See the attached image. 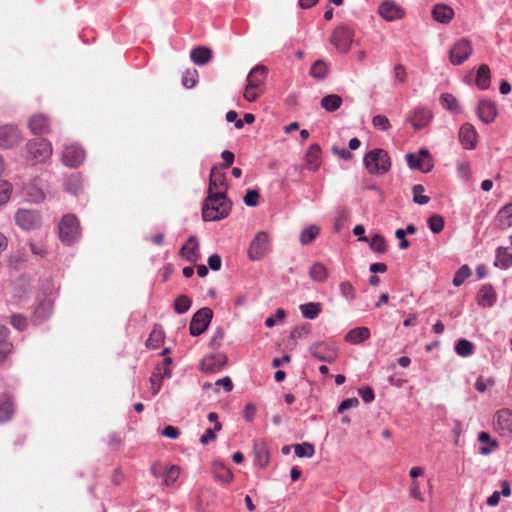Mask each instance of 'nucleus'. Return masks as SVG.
Here are the masks:
<instances>
[{"instance_id":"f257e3e1","label":"nucleus","mask_w":512,"mask_h":512,"mask_svg":"<svg viewBox=\"0 0 512 512\" xmlns=\"http://www.w3.org/2000/svg\"><path fill=\"white\" fill-rule=\"evenodd\" d=\"M231 211V202L227 199L224 191H216L215 194H208L202 207L204 221H218L226 218Z\"/></svg>"},{"instance_id":"f03ea898","label":"nucleus","mask_w":512,"mask_h":512,"mask_svg":"<svg viewBox=\"0 0 512 512\" xmlns=\"http://www.w3.org/2000/svg\"><path fill=\"white\" fill-rule=\"evenodd\" d=\"M267 75L268 68L265 65H256L249 72L243 95L247 101L254 102L264 93Z\"/></svg>"},{"instance_id":"7ed1b4c3","label":"nucleus","mask_w":512,"mask_h":512,"mask_svg":"<svg viewBox=\"0 0 512 512\" xmlns=\"http://www.w3.org/2000/svg\"><path fill=\"white\" fill-rule=\"evenodd\" d=\"M365 168L370 174H385L391 168V161L388 153L380 148L367 152L363 159Z\"/></svg>"},{"instance_id":"20e7f679","label":"nucleus","mask_w":512,"mask_h":512,"mask_svg":"<svg viewBox=\"0 0 512 512\" xmlns=\"http://www.w3.org/2000/svg\"><path fill=\"white\" fill-rule=\"evenodd\" d=\"M80 235L79 221L73 214H66L59 223V237L63 243L71 244Z\"/></svg>"},{"instance_id":"39448f33","label":"nucleus","mask_w":512,"mask_h":512,"mask_svg":"<svg viewBox=\"0 0 512 512\" xmlns=\"http://www.w3.org/2000/svg\"><path fill=\"white\" fill-rule=\"evenodd\" d=\"M29 158L37 163L48 160L52 155V144L46 139L31 140L26 145Z\"/></svg>"},{"instance_id":"423d86ee","label":"nucleus","mask_w":512,"mask_h":512,"mask_svg":"<svg viewBox=\"0 0 512 512\" xmlns=\"http://www.w3.org/2000/svg\"><path fill=\"white\" fill-rule=\"evenodd\" d=\"M269 236L266 232H258L251 241L248 248V258L251 261L261 260L269 251Z\"/></svg>"},{"instance_id":"0eeeda50","label":"nucleus","mask_w":512,"mask_h":512,"mask_svg":"<svg viewBox=\"0 0 512 512\" xmlns=\"http://www.w3.org/2000/svg\"><path fill=\"white\" fill-rule=\"evenodd\" d=\"M15 222L22 230L30 231L38 229L42 219L38 211L19 209L15 214Z\"/></svg>"},{"instance_id":"6e6552de","label":"nucleus","mask_w":512,"mask_h":512,"mask_svg":"<svg viewBox=\"0 0 512 512\" xmlns=\"http://www.w3.org/2000/svg\"><path fill=\"white\" fill-rule=\"evenodd\" d=\"M213 317L212 309L201 308L192 317L189 331L192 336H199L206 331Z\"/></svg>"},{"instance_id":"1a4fd4ad","label":"nucleus","mask_w":512,"mask_h":512,"mask_svg":"<svg viewBox=\"0 0 512 512\" xmlns=\"http://www.w3.org/2000/svg\"><path fill=\"white\" fill-rule=\"evenodd\" d=\"M354 33L347 26H339L334 29L330 42L341 53H347L350 50Z\"/></svg>"},{"instance_id":"9d476101","label":"nucleus","mask_w":512,"mask_h":512,"mask_svg":"<svg viewBox=\"0 0 512 512\" xmlns=\"http://www.w3.org/2000/svg\"><path fill=\"white\" fill-rule=\"evenodd\" d=\"M473 46L470 40L461 39L457 41L449 51V59L453 65H461L472 54Z\"/></svg>"},{"instance_id":"9b49d317","label":"nucleus","mask_w":512,"mask_h":512,"mask_svg":"<svg viewBox=\"0 0 512 512\" xmlns=\"http://www.w3.org/2000/svg\"><path fill=\"white\" fill-rule=\"evenodd\" d=\"M86 154L84 149L78 144H70L64 147L62 152L63 163L71 168L80 166L85 160Z\"/></svg>"},{"instance_id":"f8f14e48","label":"nucleus","mask_w":512,"mask_h":512,"mask_svg":"<svg viewBox=\"0 0 512 512\" xmlns=\"http://www.w3.org/2000/svg\"><path fill=\"white\" fill-rule=\"evenodd\" d=\"M310 353L317 360L328 363L334 362L338 356L337 348L325 342H318L311 345Z\"/></svg>"},{"instance_id":"ddd939ff","label":"nucleus","mask_w":512,"mask_h":512,"mask_svg":"<svg viewBox=\"0 0 512 512\" xmlns=\"http://www.w3.org/2000/svg\"><path fill=\"white\" fill-rule=\"evenodd\" d=\"M405 158L411 169L429 172L433 167L429 152L426 149H421L418 154L408 153Z\"/></svg>"},{"instance_id":"4468645a","label":"nucleus","mask_w":512,"mask_h":512,"mask_svg":"<svg viewBox=\"0 0 512 512\" xmlns=\"http://www.w3.org/2000/svg\"><path fill=\"white\" fill-rule=\"evenodd\" d=\"M493 426L501 436L512 434V411L504 408L496 412L493 420Z\"/></svg>"},{"instance_id":"2eb2a0df","label":"nucleus","mask_w":512,"mask_h":512,"mask_svg":"<svg viewBox=\"0 0 512 512\" xmlns=\"http://www.w3.org/2000/svg\"><path fill=\"white\" fill-rule=\"evenodd\" d=\"M22 140L21 133L16 126H0V147L4 149L18 145Z\"/></svg>"},{"instance_id":"dca6fc26","label":"nucleus","mask_w":512,"mask_h":512,"mask_svg":"<svg viewBox=\"0 0 512 512\" xmlns=\"http://www.w3.org/2000/svg\"><path fill=\"white\" fill-rule=\"evenodd\" d=\"M47 188V183L36 177L34 178L29 184L25 187V196L27 199L34 203H40L42 202L45 197V190Z\"/></svg>"},{"instance_id":"f3484780","label":"nucleus","mask_w":512,"mask_h":512,"mask_svg":"<svg viewBox=\"0 0 512 512\" xmlns=\"http://www.w3.org/2000/svg\"><path fill=\"white\" fill-rule=\"evenodd\" d=\"M170 363H171V359L165 358L162 365L155 367L154 371L152 372V375L150 377V384H151V392L153 395H156L160 391L161 385H162V379L164 377H170V375H171V370L169 367Z\"/></svg>"},{"instance_id":"a211bd4d","label":"nucleus","mask_w":512,"mask_h":512,"mask_svg":"<svg viewBox=\"0 0 512 512\" xmlns=\"http://www.w3.org/2000/svg\"><path fill=\"white\" fill-rule=\"evenodd\" d=\"M433 118L431 110L428 108L418 107L415 108L412 114L408 118V122L411 123L415 130H420L429 125Z\"/></svg>"},{"instance_id":"6ab92c4d","label":"nucleus","mask_w":512,"mask_h":512,"mask_svg":"<svg viewBox=\"0 0 512 512\" xmlns=\"http://www.w3.org/2000/svg\"><path fill=\"white\" fill-rule=\"evenodd\" d=\"M380 16L386 21H395L404 16L403 9L393 1H384L378 8Z\"/></svg>"},{"instance_id":"aec40b11","label":"nucleus","mask_w":512,"mask_h":512,"mask_svg":"<svg viewBox=\"0 0 512 512\" xmlns=\"http://www.w3.org/2000/svg\"><path fill=\"white\" fill-rule=\"evenodd\" d=\"M179 255L191 263H195L200 259L199 242L195 236L189 237L179 250Z\"/></svg>"},{"instance_id":"412c9836","label":"nucleus","mask_w":512,"mask_h":512,"mask_svg":"<svg viewBox=\"0 0 512 512\" xmlns=\"http://www.w3.org/2000/svg\"><path fill=\"white\" fill-rule=\"evenodd\" d=\"M459 140L465 149H474L477 143V131L470 123H465L459 130Z\"/></svg>"},{"instance_id":"4be33fe9","label":"nucleus","mask_w":512,"mask_h":512,"mask_svg":"<svg viewBox=\"0 0 512 512\" xmlns=\"http://www.w3.org/2000/svg\"><path fill=\"white\" fill-rule=\"evenodd\" d=\"M228 185L225 173L213 167L210 172L208 194H215L216 191H224L226 194Z\"/></svg>"},{"instance_id":"5701e85b","label":"nucleus","mask_w":512,"mask_h":512,"mask_svg":"<svg viewBox=\"0 0 512 512\" xmlns=\"http://www.w3.org/2000/svg\"><path fill=\"white\" fill-rule=\"evenodd\" d=\"M477 114L482 122L492 123L497 116L495 103L489 100H481L477 107Z\"/></svg>"},{"instance_id":"b1692460","label":"nucleus","mask_w":512,"mask_h":512,"mask_svg":"<svg viewBox=\"0 0 512 512\" xmlns=\"http://www.w3.org/2000/svg\"><path fill=\"white\" fill-rule=\"evenodd\" d=\"M29 128L35 135L49 133L50 120L44 114H35L29 120Z\"/></svg>"},{"instance_id":"393cba45","label":"nucleus","mask_w":512,"mask_h":512,"mask_svg":"<svg viewBox=\"0 0 512 512\" xmlns=\"http://www.w3.org/2000/svg\"><path fill=\"white\" fill-rule=\"evenodd\" d=\"M306 167L316 171L321 165V148L317 143L311 144L305 154Z\"/></svg>"},{"instance_id":"a878e982","label":"nucleus","mask_w":512,"mask_h":512,"mask_svg":"<svg viewBox=\"0 0 512 512\" xmlns=\"http://www.w3.org/2000/svg\"><path fill=\"white\" fill-rule=\"evenodd\" d=\"M226 360L224 354L218 353L203 359L201 368L205 372H214L220 370L225 365Z\"/></svg>"},{"instance_id":"bb28decb","label":"nucleus","mask_w":512,"mask_h":512,"mask_svg":"<svg viewBox=\"0 0 512 512\" xmlns=\"http://www.w3.org/2000/svg\"><path fill=\"white\" fill-rule=\"evenodd\" d=\"M212 474L216 481L223 484H229L233 481V473L226 465L221 462H214L212 465Z\"/></svg>"},{"instance_id":"cd10ccee","label":"nucleus","mask_w":512,"mask_h":512,"mask_svg":"<svg viewBox=\"0 0 512 512\" xmlns=\"http://www.w3.org/2000/svg\"><path fill=\"white\" fill-rule=\"evenodd\" d=\"M433 18L440 23L447 24L454 17L453 9L445 4H437L432 10Z\"/></svg>"},{"instance_id":"c85d7f7f","label":"nucleus","mask_w":512,"mask_h":512,"mask_svg":"<svg viewBox=\"0 0 512 512\" xmlns=\"http://www.w3.org/2000/svg\"><path fill=\"white\" fill-rule=\"evenodd\" d=\"M14 414V405L9 394L0 395V422L9 421Z\"/></svg>"},{"instance_id":"c756f323","label":"nucleus","mask_w":512,"mask_h":512,"mask_svg":"<svg viewBox=\"0 0 512 512\" xmlns=\"http://www.w3.org/2000/svg\"><path fill=\"white\" fill-rule=\"evenodd\" d=\"M191 60L197 65H205L212 58V51L204 46L194 48L190 53Z\"/></svg>"},{"instance_id":"7c9ffc66","label":"nucleus","mask_w":512,"mask_h":512,"mask_svg":"<svg viewBox=\"0 0 512 512\" xmlns=\"http://www.w3.org/2000/svg\"><path fill=\"white\" fill-rule=\"evenodd\" d=\"M496 301V292L491 285H484L479 291L478 303L483 307H491Z\"/></svg>"},{"instance_id":"2f4dec72","label":"nucleus","mask_w":512,"mask_h":512,"mask_svg":"<svg viewBox=\"0 0 512 512\" xmlns=\"http://www.w3.org/2000/svg\"><path fill=\"white\" fill-rule=\"evenodd\" d=\"M370 337V330L367 327H357L352 330H350L346 336L345 339L347 342L351 344H359L364 342L365 340L369 339Z\"/></svg>"},{"instance_id":"473e14b6","label":"nucleus","mask_w":512,"mask_h":512,"mask_svg":"<svg viewBox=\"0 0 512 512\" xmlns=\"http://www.w3.org/2000/svg\"><path fill=\"white\" fill-rule=\"evenodd\" d=\"M253 451L255 456V463L261 468L266 467L269 462V452L265 443L255 442Z\"/></svg>"},{"instance_id":"72a5a7b5","label":"nucleus","mask_w":512,"mask_h":512,"mask_svg":"<svg viewBox=\"0 0 512 512\" xmlns=\"http://www.w3.org/2000/svg\"><path fill=\"white\" fill-rule=\"evenodd\" d=\"M496 222L500 229H506L512 226V203L502 207L496 216Z\"/></svg>"},{"instance_id":"f704fd0d","label":"nucleus","mask_w":512,"mask_h":512,"mask_svg":"<svg viewBox=\"0 0 512 512\" xmlns=\"http://www.w3.org/2000/svg\"><path fill=\"white\" fill-rule=\"evenodd\" d=\"M494 265L501 269H507L512 266V253H508L507 248L498 247L496 249Z\"/></svg>"},{"instance_id":"c9c22d12","label":"nucleus","mask_w":512,"mask_h":512,"mask_svg":"<svg viewBox=\"0 0 512 512\" xmlns=\"http://www.w3.org/2000/svg\"><path fill=\"white\" fill-rule=\"evenodd\" d=\"M476 85L481 90L488 89L490 86V69L488 65L482 64L479 66L476 75Z\"/></svg>"},{"instance_id":"e433bc0d","label":"nucleus","mask_w":512,"mask_h":512,"mask_svg":"<svg viewBox=\"0 0 512 512\" xmlns=\"http://www.w3.org/2000/svg\"><path fill=\"white\" fill-rule=\"evenodd\" d=\"M342 105V98L336 94H330L322 98L321 107L327 112H334Z\"/></svg>"},{"instance_id":"4c0bfd02","label":"nucleus","mask_w":512,"mask_h":512,"mask_svg":"<svg viewBox=\"0 0 512 512\" xmlns=\"http://www.w3.org/2000/svg\"><path fill=\"white\" fill-rule=\"evenodd\" d=\"M309 276L316 282L323 283L328 278V270L322 263H315L309 270Z\"/></svg>"},{"instance_id":"58836bf2","label":"nucleus","mask_w":512,"mask_h":512,"mask_svg":"<svg viewBox=\"0 0 512 512\" xmlns=\"http://www.w3.org/2000/svg\"><path fill=\"white\" fill-rule=\"evenodd\" d=\"M329 73V65L323 60L315 61L310 68V75L315 79H324Z\"/></svg>"},{"instance_id":"ea45409f","label":"nucleus","mask_w":512,"mask_h":512,"mask_svg":"<svg viewBox=\"0 0 512 512\" xmlns=\"http://www.w3.org/2000/svg\"><path fill=\"white\" fill-rule=\"evenodd\" d=\"M164 339V332L161 327L154 326L148 339L146 340V346L149 348H158Z\"/></svg>"},{"instance_id":"a19ab883","label":"nucleus","mask_w":512,"mask_h":512,"mask_svg":"<svg viewBox=\"0 0 512 512\" xmlns=\"http://www.w3.org/2000/svg\"><path fill=\"white\" fill-rule=\"evenodd\" d=\"M300 311L305 318L315 319L321 312V304L314 302L302 304L300 305Z\"/></svg>"},{"instance_id":"79ce46f5","label":"nucleus","mask_w":512,"mask_h":512,"mask_svg":"<svg viewBox=\"0 0 512 512\" xmlns=\"http://www.w3.org/2000/svg\"><path fill=\"white\" fill-rule=\"evenodd\" d=\"M441 105L452 113H460V107L457 99L449 93H443L440 96Z\"/></svg>"},{"instance_id":"37998d69","label":"nucleus","mask_w":512,"mask_h":512,"mask_svg":"<svg viewBox=\"0 0 512 512\" xmlns=\"http://www.w3.org/2000/svg\"><path fill=\"white\" fill-rule=\"evenodd\" d=\"M295 455L299 458H312L315 454L314 446L309 442L293 445Z\"/></svg>"},{"instance_id":"c03bdc74","label":"nucleus","mask_w":512,"mask_h":512,"mask_svg":"<svg viewBox=\"0 0 512 512\" xmlns=\"http://www.w3.org/2000/svg\"><path fill=\"white\" fill-rule=\"evenodd\" d=\"M319 234V228L315 225L306 227L300 234V242L302 245L311 244Z\"/></svg>"},{"instance_id":"a18cd8bd","label":"nucleus","mask_w":512,"mask_h":512,"mask_svg":"<svg viewBox=\"0 0 512 512\" xmlns=\"http://www.w3.org/2000/svg\"><path fill=\"white\" fill-rule=\"evenodd\" d=\"M192 301L186 295L178 296L174 301V309L177 313H186L191 307Z\"/></svg>"},{"instance_id":"49530a36","label":"nucleus","mask_w":512,"mask_h":512,"mask_svg":"<svg viewBox=\"0 0 512 512\" xmlns=\"http://www.w3.org/2000/svg\"><path fill=\"white\" fill-rule=\"evenodd\" d=\"M473 344L466 340L460 339L455 345V351L459 356L467 357L473 353Z\"/></svg>"},{"instance_id":"de8ad7c7","label":"nucleus","mask_w":512,"mask_h":512,"mask_svg":"<svg viewBox=\"0 0 512 512\" xmlns=\"http://www.w3.org/2000/svg\"><path fill=\"white\" fill-rule=\"evenodd\" d=\"M180 474V468L176 465L170 466L168 469L165 470L164 476H163V483L166 486H170L173 483L176 482Z\"/></svg>"},{"instance_id":"09e8293b","label":"nucleus","mask_w":512,"mask_h":512,"mask_svg":"<svg viewBox=\"0 0 512 512\" xmlns=\"http://www.w3.org/2000/svg\"><path fill=\"white\" fill-rule=\"evenodd\" d=\"M413 192V201L420 205H425L429 202L430 198L426 195H423L425 192V188L421 184H416L412 188Z\"/></svg>"},{"instance_id":"8fccbe9b","label":"nucleus","mask_w":512,"mask_h":512,"mask_svg":"<svg viewBox=\"0 0 512 512\" xmlns=\"http://www.w3.org/2000/svg\"><path fill=\"white\" fill-rule=\"evenodd\" d=\"M370 248L379 253H384L387 250V244L384 237L380 234H375L370 242Z\"/></svg>"},{"instance_id":"3c124183","label":"nucleus","mask_w":512,"mask_h":512,"mask_svg":"<svg viewBox=\"0 0 512 512\" xmlns=\"http://www.w3.org/2000/svg\"><path fill=\"white\" fill-rule=\"evenodd\" d=\"M428 226L433 233L438 234L444 228V218L438 214L432 215L428 219Z\"/></svg>"},{"instance_id":"603ef678","label":"nucleus","mask_w":512,"mask_h":512,"mask_svg":"<svg viewBox=\"0 0 512 512\" xmlns=\"http://www.w3.org/2000/svg\"><path fill=\"white\" fill-rule=\"evenodd\" d=\"M471 275V270L470 268L468 267V265H463L462 267H460L458 269V271L455 273V276H454V279H453V284L455 286H460L462 285L465 280Z\"/></svg>"},{"instance_id":"864d4df0","label":"nucleus","mask_w":512,"mask_h":512,"mask_svg":"<svg viewBox=\"0 0 512 512\" xmlns=\"http://www.w3.org/2000/svg\"><path fill=\"white\" fill-rule=\"evenodd\" d=\"M341 295L348 299L353 300L356 297V291L349 281H342L339 285Z\"/></svg>"},{"instance_id":"5fc2aeb1","label":"nucleus","mask_w":512,"mask_h":512,"mask_svg":"<svg viewBox=\"0 0 512 512\" xmlns=\"http://www.w3.org/2000/svg\"><path fill=\"white\" fill-rule=\"evenodd\" d=\"M478 440L482 443L491 442V447L483 446L480 448V453L482 455H488L489 453H491V448L497 446V443L495 441H491V437L487 432H480L478 435Z\"/></svg>"},{"instance_id":"6e6d98bb","label":"nucleus","mask_w":512,"mask_h":512,"mask_svg":"<svg viewBox=\"0 0 512 512\" xmlns=\"http://www.w3.org/2000/svg\"><path fill=\"white\" fill-rule=\"evenodd\" d=\"M372 124L375 128L380 129L382 131H386L390 128V122L388 118L384 115H376L372 119Z\"/></svg>"},{"instance_id":"4d7b16f0","label":"nucleus","mask_w":512,"mask_h":512,"mask_svg":"<svg viewBox=\"0 0 512 512\" xmlns=\"http://www.w3.org/2000/svg\"><path fill=\"white\" fill-rule=\"evenodd\" d=\"M260 195L257 190H248L244 196V203L249 207L258 205Z\"/></svg>"},{"instance_id":"13d9d810","label":"nucleus","mask_w":512,"mask_h":512,"mask_svg":"<svg viewBox=\"0 0 512 512\" xmlns=\"http://www.w3.org/2000/svg\"><path fill=\"white\" fill-rule=\"evenodd\" d=\"M196 77H197V71L194 70H187L182 79V84L186 88H192L196 84Z\"/></svg>"},{"instance_id":"bf43d9fd","label":"nucleus","mask_w":512,"mask_h":512,"mask_svg":"<svg viewBox=\"0 0 512 512\" xmlns=\"http://www.w3.org/2000/svg\"><path fill=\"white\" fill-rule=\"evenodd\" d=\"M11 185L6 181H0V205L6 203L11 194Z\"/></svg>"},{"instance_id":"052dcab7","label":"nucleus","mask_w":512,"mask_h":512,"mask_svg":"<svg viewBox=\"0 0 512 512\" xmlns=\"http://www.w3.org/2000/svg\"><path fill=\"white\" fill-rule=\"evenodd\" d=\"M394 79L399 84H404L407 81V72L403 65L397 64L394 67Z\"/></svg>"},{"instance_id":"680f3d73","label":"nucleus","mask_w":512,"mask_h":512,"mask_svg":"<svg viewBox=\"0 0 512 512\" xmlns=\"http://www.w3.org/2000/svg\"><path fill=\"white\" fill-rule=\"evenodd\" d=\"M409 494L414 499H417L421 502L424 501V498H423L421 490H420V485L416 480H412L411 485H410Z\"/></svg>"},{"instance_id":"e2e57ef3","label":"nucleus","mask_w":512,"mask_h":512,"mask_svg":"<svg viewBox=\"0 0 512 512\" xmlns=\"http://www.w3.org/2000/svg\"><path fill=\"white\" fill-rule=\"evenodd\" d=\"M11 324L14 328L19 331H22L27 326L26 318L21 315H14L11 317Z\"/></svg>"},{"instance_id":"0e129e2a","label":"nucleus","mask_w":512,"mask_h":512,"mask_svg":"<svg viewBox=\"0 0 512 512\" xmlns=\"http://www.w3.org/2000/svg\"><path fill=\"white\" fill-rule=\"evenodd\" d=\"M358 404H359V400L357 398H347L340 403V405L338 407V412L342 413L347 409H350L352 407H357Z\"/></svg>"},{"instance_id":"69168bd1","label":"nucleus","mask_w":512,"mask_h":512,"mask_svg":"<svg viewBox=\"0 0 512 512\" xmlns=\"http://www.w3.org/2000/svg\"><path fill=\"white\" fill-rule=\"evenodd\" d=\"M216 430L214 428H208L205 430L204 434L200 437V443L202 445H207L211 441H214L216 439Z\"/></svg>"},{"instance_id":"338daca9","label":"nucleus","mask_w":512,"mask_h":512,"mask_svg":"<svg viewBox=\"0 0 512 512\" xmlns=\"http://www.w3.org/2000/svg\"><path fill=\"white\" fill-rule=\"evenodd\" d=\"M331 151L334 155L340 157L343 160H351L353 158V155L350 151L341 149L335 145L332 146Z\"/></svg>"},{"instance_id":"774afa93","label":"nucleus","mask_w":512,"mask_h":512,"mask_svg":"<svg viewBox=\"0 0 512 512\" xmlns=\"http://www.w3.org/2000/svg\"><path fill=\"white\" fill-rule=\"evenodd\" d=\"M359 394L364 402L370 403L374 400V391L370 387H364L359 389Z\"/></svg>"}]
</instances>
